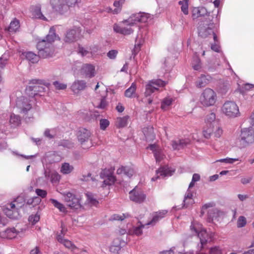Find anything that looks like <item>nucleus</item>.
<instances>
[{"label": "nucleus", "mask_w": 254, "mask_h": 254, "mask_svg": "<svg viewBox=\"0 0 254 254\" xmlns=\"http://www.w3.org/2000/svg\"><path fill=\"white\" fill-rule=\"evenodd\" d=\"M30 83L33 85L27 87L26 91L30 96H35L39 93L44 92L46 89V88L43 86L45 85L44 80L34 79L30 81Z\"/></svg>", "instance_id": "6"}, {"label": "nucleus", "mask_w": 254, "mask_h": 254, "mask_svg": "<svg viewBox=\"0 0 254 254\" xmlns=\"http://www.w3.org/2000/svg\"><path fill=\"white\" fill-rule=\"evenodd\" d=\"M211 79L210 75L202 74L196 81L195 85L198 88L203 87L209 83Z\"/></svg>", "instance_id": "22"}, {"label": "nucleus", "mask_w": 254, "mask_h": 254, "mask_svg": "<svg viewBox=\"0 0 254 254\" xmlns=\"http://www.w3.org/2000/svg\"><path fill=\"white\" fill-rule=\"evenodd\" d=\"M9 123L12 127H16L18 126L21 123L20 118L18 115L12 114L10 115Z\"/></svg>", "instance_id": "32"}, {"label": "nucleus", "mask_w": 254, "mask_h": 254, "mask_svg": "<svg viewBox=\"0 0 254 254\" xmlns=\"http://www.w3.org/2000/svg\"><path fill=\"white\" fill-rule=\"evenodd\" d=\"M215 114L213 113L207 115L205 120L206 125L213 126L214 127V125L218 124L217 122L215 121Z\"/></svg>", "instance_id": "31"}, {"label": "nucleus", "mask_w": 254, "mask_h": 254, "mask_svg": "<svg viewBox=\"0 0 254 254\" xmlns=\"http://www.w3.org/2000/svg\"><path fill=\"white\" fill-rule=\"evenodd\" d=\"M110 124L109 121L107 119H101L100 121V128L105 130L109 126Z\"/></svg>", "instance_id": "47"}, {"label": "nucleus", "mask_w": 254, "mask_h": 254, "mask_svg": "<svg viewBox=\"0 0 254 254\" xmlns=\"http://www.w3.org/2000/svg\"><path fill=\"white\" fill-rule=\"evenodd\" d=\"M78 50V53L80 54L82 56H85L89 53L88 51L81 46H79Z\"/></svg>", "instance_id": "63"}, {"label": "nucleus", "mask_w": 254, "mask_h": 254, "mask_svg": "<svg viewBox=\"0 0 254 254\" xmlns=\"http://www.w3.org/2000/svg\"><path fill=\"white\" fill-rule=\"evenodd\" d=\"M136 84L132 83L130 87L127 89L125 92V96L127 98H132L135 93Z\"/></svg>", "instance_id": "34"}, {"label": "nucleus", "mask_w": 254, "mask_h": 254, "mask_svg": "<svg viewBox=\"0 0 254 254\" xmlns=\"http://www.w3.org/2000/svg\"><path fill=\"white\" fill-rule=\"evenodd\" d=\"M117 173L118 174H124L128 178H130L133 174V170L127 166H122L121 167L118 169L117 170Z\"/></svg>", "instance_id": "28"}, {"label": "nucleus", "mask_w": 254, "mask_h": 254, "mask_svg": "<svg viewBox=\"0 0 254 254\" xmlns=\"http://www.w3.org/2000/svg\"><path fill=\"white\" fill-rule=\"evenodd\" d=\"M141 45V43L140 42H137V38L135 40V43L134 45V49H133L132 52V54L134 56H135L139 51L140 49V46Z\"/></svg>", "instance_id": "46"}, {"label": "nucleus", "mask_w": 254, "mask_h": 254, "mask_svg": "<svg viewBox=\"0 0 254 254\" xmlns=\"http://www.w3.org/2000/svg\"><path fill=\"white\" fill-rule=\"evenodd\" d=\"M126 218L124 214L123 215H120L119 214L113 215L111 217V220H123Z\"/></svg>", "instance_id": "60"}, {"label": "nucleus", "mask_w": 254, "mask_h": 254, "mask_svg": "<svg viewBox=\"0 0 254 254\" xmlns=\"http://www.w3.org/2000/svg\"><path fill=\"white\" fill-rule=\"evenodd\" d=\"M190 143V140L188 139H182L171 141V145L174 150H180L183 149Z\"/></svg>", "instance_id": "18"}, {"label": "nucleus", "mask_w": 254, "mask_h": 254, "mask_svg": "<svg viewBox=\"0 0 254 254\" xmlns=\"http://www.w3.org/2000/svg\"><path fill=\"white\" fill-rule=\"evenodd\" d=\"M60 179V176L57 173H51L50 180L52 183L58 182Z\"/></svg>", "instance_id": "57"}, {"label": "nucleus", "mask_w": 254, "mask_h": 254, "mask_svg": "<svg viewBox=\"0 0 254 254\" xmlns=\"http://www.w3.org/2000/svg\"><path fill=\"white\" fill-rule=\"evenodd\" d=\"M50 201L53 204V205L55 207L59 209L61 212H64L65 211L66 209L64 206L63 204L58 201L57 200L54 199H51Z\"/></svg>", "instance_id": "39"}, {"label": "nucleus", "mask_w": 254, "mask_h": 254, "mask_svg": "<svg viewBox=\"0 0 254 254\" xmlns=\"http://www.w3.org/2000/svg\"><path fill=\"white\" fill-rule=\"evenodd\" d=\"M77 2V0H50L52 8L61 14L67 11L70 6Z\"/></svg>", "instance_id": "5"}, {"label": "nucleus", "mask_w": 254, "mask_h": 254, "mask_svg": "<svg viewBox=\"0 0 254 254\" xmlns=\"http://www.w3.org/2000/svg\"><path fill=\"white\" fill-rule=\"evenodd\" d=\"M190 230L195 233L199 238L200 245H198L200 247V251H201L204 246L207 243L209 240L211 238L210 235L208 234L206 229L203 228L201 225L198 223L192 222L190 226Z\"/></svg>", "instance_id": "3"}, {"label": "nucleus", "mask_w": 254, "mask_h": 254, "mask_svg": "<svg viewBox=\"0 0 254 254\" xmlns=\"http://www.w3.org/2000/svg\"><path fill=\"white\" fill-rule=\"evenodd\" d=\"M91 134V133L89 130L85 128H79L77 136L78 141L82 146L89 140Z\"/></svg>", "instance_id": "15"}, {"label": "nucleus", "mask_w": 254, "mask_h": 254, "mask_svg": "<svg viewBox=\"0 0 254 254\" xmlns=\"http://www.w3.org/2000/svg\"><path fill=\"white\" fill-rule=\"evenodd\" d=\"M209 254H222V253L219 248L214 247L210 250Z\"/></svg>", "instance_id": "64"}, {"label": "nucleus", "mask_w": 254, "mask_h": 254, "mask_svg": "<svg viewBox=\"0 0 254 254\" xmlns=\"http://www.w3.org/2000/svg\"><path fill=\"white\" fill-rule=\"evenodd\" d=\"M20 28V23L18 20L16 18H14L12 21H11L9 26L5 29L10 33H13L18 31Z\"/></svg>", "instance_id": "27"}, {"label": "nucleus", "mask_w": 254, "mask_h": 254, "mask_svg": "<svg viewBox=\"0 0 254 254\" xmlns=\"http://www.w3.org/2000/svg\"><path fill=\"white\" fill-rule=\"evenodd\" d=\"M215 129V131L214 132L215 136L216 137H220L223 132L222 128L219 127L217 124L214 125V130Z\"/></svg>", "instance_id": "49"}, {"label": "nucleus", "mask_w": 254, "mask_h": 254, "mask_svg": "<svg viewBox=\"0 0 254 254\" xmlns=\"http://www.w3.org/2000/svg\"><path fill=\"white\" fill-rule=\"evenodd\" d=\"M53 84L57 90H64L67 87V85L66 84L61 83L58 81H54Z\"/></svg>", "instance_id": "43"}, {"label": "nucleus", "mask_w": 254, "mask_h": 254, "mask_svg": "<svg viewBox=\"0 0 254 254\" xmlns=\"http://www.w3.org/2000/svg\"><path fill=\"white\" fill-rule=\"evenodd\" d=\"M122 246H113L112 245L110 247V251L111 253L113 254H118L119 252L121 250Z\"/></svg>", "instance_id": "59"}, {"label": "nucleus", "mask_w": 254, "mask_h": 254, "mask_svg": "<svg viewBox=\"0 0 254 254\" xmlns=\"http://www.w3.org/2000/svg\"><path fill=\"white\" fill-rule=\"evenodd\" d=\"M87 87L86 82L83 80H75L71 86V90L75 94H78L81 91L84 90Z\"/></svg>", "instance_id": "17"}, {"label": "nucleus", "mask_w": 254, "mask_h": 254, "mask_svg": "<svg viewBox=\"0 0 254 254\" xmlns=\"http://www.w3.org/2000/svg\"><path fill=\"white\" fill-rule=\"evenodd\" d=\"M167 213V211L163 210L158 212H155L153 216L152 220L149 222L146 223L147 225H154L160 219H162L165 217Z\"/></svg>", "instance_id": "21"}, {"label": "nucleus", "mask_w": 254, "mask_h": 254, "mask_svg": "<svg viewBox=\"0 0 254 254\" xmlns=\"http://www.w3.org/2000/svg\"><path fill=\"white\" fill-rule=\"evenodd\" d=\"M59 145L62 146L68 149L72 148L74 147L73 143L68 140H63L61 141L59 144Z\"/></svg>", "instance_id": "42"}, {"label": "nucleus", "mask_w": 254, "mask_h": 254, "mask_svg": "<svg viewBox=\"0 0 254 254\" xmlns=\"http://www.w3.org/2000/svg\"><path fill=\"white\" fill-rule=\"evenodd\" d=\"M184 206L183 207H188L189 205L192 204L194 200L192 199V193L190 190L188 189L184 199Z\"/></svg>", "instance_id": "29"}, {"label": "nucleus", "mask_w": 254, "mask_h": 254, "mask_svg": "<svg viewBox=\"0 0 254 254\" xmlns=\"http://www.w3.org/2000/svg\"><path fill=\"white\" fill-rule=\"evenodd\" d=\"M100 178L104 180L102 187L110 186L114 184L116 178L113 175V172L110 169H105L100 174Z\"/></svg>", "instance_id": "10"}, {"label": "nucleus", "mask_w": 254, "mask_h": 254, "mask_svg": "<svg viewBox=\"0 0 254 254\" xmlns=\"http://www.w3.org/2000/svg\"><path fill=\"white\" fill-rule=\"evenodd\" d=\"M144 227V225L140 224L139 226L133 227L132 229H130L128 233L130 235H135L136 236H140L142 234V229Z\"/></svg>", "instance_id": "36"}, {"label": "nucleus", "mask_w": 254, "mask_h": 254, "mask_svg": "<svg viewBox=\"0 0 254 254\" xmlns=\"http://www.w3.org/2000/svg\"><path fill=\"white\" fill-rule=\"evenodd\" d=\"M118 53V52L117 50H112L109 51L107 53V56L109 59H112V60H114L116 59Z\"/></svg>", "instance_id": "50"}, {"label": "nucleus", "mask_w": 254, "mask_h": 254, "mask_svg": "<svg viewBox=\"0 0 254 254\" xmlns=\"http://www.w3.org/2000/svg\"><path fill=\"white\" fill-rule=\"evenodd\" d=\"M57 39L60 40V38L56 35L55 29L52 27L46 37L39 40L37 44V48L40 58L45 59L53 56L54 52L53 43Z\"/></svg>", "instance_id": "1"}, {"label": "nucleus", "mask_w": 254, "mask_h": 254, "mask_svg": "<svg viewBox=\"0 0 254 254\" xmlns=\"http://www.w3.org/2000/svg\"><path fill=\"white\" fill-rule=\"evenodd\" d=\"M40 220V216L38 214L35 215H31L29 217V221L33 224L38 222Z\"/></svg>", "instance_id": "55"}, {"label": "nucleus", "mask_w": 254, "mask_h": 254, "mask_svg": "<svg viewBox=\"0 0 254 254\" xmlns=\"http://www.w3.org/2000/svg\"><path fill=\"white\" fill-rule=\"evenodd\" d=\"M174 172V169L170 168L167 166L161 167L158 170H156V174L157 176L156 177L152 178L151 180L152 181H155L159 178L160 176H162L163 177L171 176L173 175Z\"/></svg>", "instance_id": "16"}, {"label": "nucleus", "mask_w": 254, "mask_h": 254, "mask_svg": "<svg viewBox=\"0 0 254 254\" xmlns=\"http://www.w3.org/2000/svg\"><path fill=\"white\" fill-rule=\"evenodd\" d=\"M253 87L254 85L253 84L247 83L240 89V92L243 94L245 91H248Z\"/></svg>", "instance_id": "53"}, {"label": "nucleus", "mask_w": 254, "mask_h": 254, "mask_svg": "<svg viewBox=\"0 0 254 254\" xmlns=\"http://www.w3.org/2000/svg\"><path fill=\"white\" fill-rule=\"evenodd\" d=\"M23 198L21 196H18L15 199L14 202L16 203V204H15L16 209H18L19 208L22 207L23 205Z\"/></svg>", "instance_id": "51"}, {"label": "nucleus", "mask_w": 254, "mask_h": 254, "mask_svg": "<svg viewBox=\"0 0 254 254\" xmlns=\"http://www.w3.org/2000/svg\"><path fill=\"white\" fill-rule=\"evenodd\" d=\"M216 95L215 92L210 88L205 89L202 93L200 101L205 106L213 105L216 102Z\"/></svg>", "instance_id": "8"}, {"label": "nucleus", "mask_w": 254, "mask_h": 254, "mask_svg": "<svg viewBox=\"0 0 254 254\" xmlns=\"http://www.w3.org/2000/svg\"><path fill=\"white\" fill-rule=\"evenodd\" d=\"M154 156L156 159V162H157L161 161L164 157V155L163 154L160 148H159L158 150L155 152Z\"/></svg>", "instance_id": "45"}, {"label": "nucleus", "mask_w": 254, "mask_h": 254, "mask_svg": "<svg viewBox=\"0 0 254 254\" xmlns=\"http://www.w3.org/2000/svg\"><path fill=\"white\" fill-rule=\"evenodd\" d=\"M129 197L131 201L141 203L145 200L146 196L142 190L134 188L129 191Z\"/></svg>", "instance_id": "12"}, {"label": "nucleus", "mask_w": 254, "mask_h": 254, "mask_svg": "<svg viewBox=\"0 0 254 254\" xmlns=\"http://www.w3.org/2000/svg\"><path fill=\"white\" fill-rule=\"evenodd\" d=\"M238 158H225V159H221L219 160H218L217 161H220L222 162H225L226 163H229V164H232L235 161H238Z\"/></svg>", "instance_id": "56"}, {"label": "nucleus", "mask_w": 254, "mask_h": 254, "mask_svg": "<svg viewBox=\"0 0 254 254\" xmlns=\"http://www.w3.org/2000/svg\"><path fill=\"white\" fill-rule=\"evenodd\" d=\"M74 168L68 163H64L61 168V172L64 174H68L73 170Z\"/></svg>", "instance_id": "35"}, {"label": "nucleus", "mask_w": 254, "mask_h": 254, "mask_svg": "<svg viewBox=\"0 0 254 254\" xmlns=\"http://www.w3.org/2000/svg\"><path fill=\"white\" fill-rule=\"evenodd\" d=\"M31 13L33 17L35 18L41 19L44 20H47L46 18L43 15L41 10L40 5H36L31 8Z\"/></svg>", "instance_id": "26"}, {"label": "nucleus", "mask_w": 254, "mask_h": 254, "mask_svg": "<svg viewBox=\"0 0 254 254\" xmlns=\"http://www.w3.org/2000/svg\"><path fill=\"white\" fill-rule=\"evenodd\" d=\"M51 132L53 133L54 131V130H51L49 129H46L44 132V135L49 139L53 138L54 137V134L51 133Z\"/></svg>", "instance_id": "62"}, {"label": "nucleus", "mask_w": 254, "mask_h": 254, "mask_svg": "<svg viewBox=\"0 0 254 254\" xmlns=\"http://www.w3.org/2000/svg\"><path fill=\"white\" fill-rule=\"evenodd\" d=\"M79 31L78 29H72L67 30L64 40L65 43H71L75 42L79 38Z\"/></svg>", "instance_id": "14"}, {"label": "nucleus", "mask_w": 254, "mask_h": 254, "mask_svg": "<svg viewBox=\"0 0 254 254\" xmlns=\"http://www.w3.org/2000/svg\"><path fill=\"white\" fill-rule=\"evenodd\" d=\"M20 108L21 109V113L26 114L31 109L32 106L30 104L24 103Z\"/></svg>", "instance_id": "48"}, {"label": "nucleus", "mask_w": 254, "mask_h": 254, "mask_svg": "<svg viewBox=\"0 0 254 254\" xmlns=\"http://www.w3.org/2000/svg\"><path fill=\"white\" fill-rule=\"evenodd\" d=\"M192 17L193 19L197 18L199 17L207 15L208 12L204 7H194L192 9Z\"/></svg>", "instance_id": "23"}, {"label": "nucleus", "mask_w": 254, "mask_h": 254, "mask_svg": "<svg viewBox=\"0 0 254 254\" xmlns=\"http://www.w3.org/2000/svg\"><path fill=\"white\" fill-rule=\"evenodd\" d=\"M126 244L125 242L121 241L119 238L115 239L113 242V246H125Z\"/></svg>", "instance_id": "58"}, {"label": "nucleus", "mask_w": 254, "mask_h": 254, "mask_svg": "<svg viewBox=\"0 0 254 254\" xmlns=\"http://www.w3.org/2000/svg\"><path fill=\"white\" fill-rule=\"evenodd\" d=\"M214 24L210 23L208 24H200L198 28V33L199 36L202 38H206L213 33Z\"/></svg>", "instance_id": "13"}, {"label": "nucleus", "mask_w": 254, "mask_h": 254, "mask_svg": "<svg viewBox=\"0 0 254 254\" xmlns=\"http://www.w3.org/2000/svg\"><path fill=\"white\" fill-rule=\"evenodd\" d=\"M128 119V116L118 118L116 120V126L119 128L126 127L127 124Z\"/></svg>", "instance_id": "33"}, {"label": "nucleus", "mask_w": 254, "mask_h": 254, "mask_svg": "<svg viewBox=\"0 0 254 254\" xmlns=\"http://www.w3.org/2000/svg\"><path fill=\"white\" fill-rule=\"evenodd\" d=\"M25 58L32 63H37L39 60V55L37 56L32 52H26L22 53Z\"/></svg>", "instance_id": "30"}, {"label": "nucleus", "mask_w": 254, "mask_h": 254, "mask_svg": "<svg viewBox=\"0 0 254 254\" xmlns=\"http://www.w3.org/2000/svg\"><path fill=\"white\" fill-rule=\"evenodd\" d=\"M81 72L86 77L91 78L95 75V68L91 64H85L82 67Z\"/></svg>", "instance_id": "20"}, {"label": "nucleus", "mask_w": 254, "mask_h": 254, "mask_svg": "<svg viewBox=\"0 0 254 254\" xmlns=\"http://www.w3.org/2000/svg\"><path fill=\"white\" fill-rule=\"evenodd\" d=\"M151 15L144 12H139L133 14L127 19L123 21L126 25L132 26L136 22H146L148 19H151Z\"/></svg>", "instance_id": "7"}, {"label": "nucleus", "mask_w": 254, "mask_h": 254, "mask_svg": "<svg viewBox=\"0 0 254 254\" xmlns=\"http://www.w3.org/2000/svg\"><path fill=\"white\" fill-rule=\"evenodd\" d=\"M219 211L216 208H213L210 210L208 214V220L209 222L216 219L218 216Z\"/></svg>", "instance_id": "37"}, {"label": "nucleus", "mask_w": 254, "mask_h": 254, "mask_svg": "<svg viewBox=\"0 0 254 254\" xmlns=\"http://www.w3.org/2000/svg\"><path fill=\"white\" fill-rule=\"evenodd\" d=\"M223 112L230 117H236L239 114L238 107L232 101L226 102L222 107Z\"/></svg>", "instance_id": "9"}, {"label": "nucleus", "mask_w": 254, "mask_h": 254, "mask_svg": "<svg viewBox=\"0 0 254 254\" xmlns=\"http://www.w3.org/2000/svg\"><path fill=\"white\" fill-rule=\"evenodd\" d=\"M62 244H63L66 248H71L72 250H74L76 249V247L73 245L70 241L67 240H64Z\"/></svg>", "instance_id": "54"}, {"label": "nucleus", "mask_w": 254, "mask_h": 254, "mask_svg": "<svg viewBox=\"0 0 254 254\" xmlns=\"http://www.w3.org/2000/svg\"><path fill=\"white\" fill-rule=\"evenodd\" d=\"M127 27L119 26L114 24L113 28L115 32L123 35H127L133 33V30L130 28V26L127 25Z\"/></svg>", "instance_id": "19"}, {"label": "nucleus", "mask_w": 254, "mask_h": 254, "mask_svg": "<svg viewBox=\"0 0 254 254\" xmlns=\"http://www.w3.org/2000/svg\"><path fill=\"white\" fill-rule=\"evenodd\" d=\"M87 197L89 202L92 205H96L98 203V201L93 197L92 194H88Z\"/></svg>", "instance_id": "61"}, {"label": "nucleus", "mask_w": 254, "mask_h": 254, "mask_svg": "<svg viewBox=\"0 0 254 254\" xmlns=\"http://www.w3.org/2000/svg\"><path fill=\"white\" fill-rule=\"evenodd\" d=\"M64 200L66 205L71 208L77 209L81 207L79 199L70 192H67L64 196Z\"/></svg>", "instance_id": "11"}, {"label": "nucleus", "mask_w": 254, "mask_h": 254, "mask_svg": "<svg viewBox=\"0 0 254 254\" xmlns=\"http://www.w3.org/2000/svg\"><path fill=\"white\" fill-rule=\"evenodd\" d=\"M167 84V82L163 81L160 79L149 80L145 85V91L144 93L145 97V101L148 104H152L153 100L151 95L155 91H158L159 87H164Z\"/></svg>", "instance_id": "2"}, {"label": "nucleus", "mask_w": 254, "mask_h": 254, "mask_svg": "<svg viewBox=\"0 0 254 254\" xmlns=\"http://www.w3.org/2000/svg\"><path fill=\"white\" fill-rule=\"evenodd\" d=\"M35 192L37 195L42 198H45L47 194V192L46 190H41L40 189H37L35 190Z\"/></svg>", "instance_id": "52"}, {"label": "nucleus", "mask_w": 254, "mask_h": 254, "mask_svg": "<svg viewBox=\"0 0 254 254\" xmlns=\"http://www.w3.org/2000/svg\"><path fill=\"white\" fill-rule=\"evenodd\" d=\"M188 2L189 0H183L179 2V4L181 5L182 11L186 15L188 14L189 13Z\"/></svg>", "instance_id": "40"}, {"label": "nucleus", "mask_w": 254, "mask_h": 254, "mask_svg": "<svg viewBox=\"0 0 254 254\" xmlns=\"http://www.w3.org/2000/svg\"><path fill=\"white\" fill-rule=\"evenodd\" d=\"M17 209L16 208L15 204L13 202L8 203L5 205L3 211L5 215L10 218H14L13 212H17Z\"/></svg>", "instance_id": "24"}, {"label": "nucleus", "mask_w": 254, "mask_h": 254, "mask_svg": "<svg viewBox=\"0 0 254 254\" xmlns=\"http://www.w3.org/2000/svg\"><path fill=\"white\" fill-rule=\"evenodd\" d=\"M237 141L242 147H245L254 142V128L249 127L241 129Z\"/></svg>", "instance_id": "4"}, {"label": "nucleus", "mask_w": 254, "mask_h": 254, "mask_svg": "<svg viewBox=\"0 0 254 254\" xmlns=\"http://www.w3.org/2000/svg\"><path fill=\"white\" fill-rule=\"evenodd\" d=\"M214 131V127L213 126H207L203 130V135L206 138H209L211 134Z\"/></svg>", "instance_id": "38"}, {"label": "nucleus", "mask_w": 254, "mask_h": 254, "mask_svg": "<svg viewBox=\"0 0 254 254\" xmlns=\"http://www.w3.org/2000/svg\"><path fill=\"white\" fill-rule=\"evenodd\" d=\"M143 132L147 141H153L155 138V134L154 132L153 127L148 126L143 129Z\"/></svg>", "instance_id": "25"}, {"label": "nucleus", "mask_w": 254, "mask_h": 254, "mask_svg": "<svg viewBox=\"0 0 254 254\" xmlns=\"http://www.w3.org/2000/svg\"><path fill=\"white\" fill-rule=\"evenodd\" d=\"M173 99L170 97H166L163 99L161 103V108L165 110L166 108L169 106L172 103Z\"/></svg>", "instance_id": "41"}, {"label": "nucleus", "mask_w": 254, "mask_h": 254, "mask_svg": "<svg viewBox=\"0 0 254 254\" xmlns=\"http://www.w3.org/2000/svg\"><path fill=\"white\" fill-rule=\"evenodd\" d=\"M247 223L246 218L243 216H241L239 217L237 221V227L238 228H242L244 227Z\"/></svg>", "instance_id": "44"}]
</instances>
